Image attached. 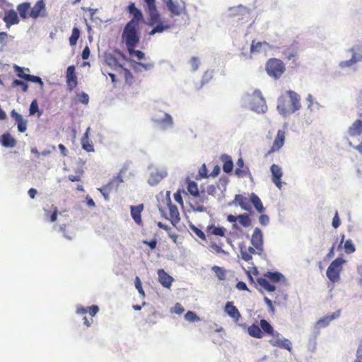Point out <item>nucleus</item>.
<instances>
[{
    "label": "nucleus",
    "mask_w": 362,
    "mask_h": 362,
    "mask_svg": "<svg viewBox=\"0 0 362 362\" xmlns=\"http://www.w3.org/2000/svg\"><path fill=\"white\" fill-rule=\"evenodd\" d=\"M300 99V97L296 92L286 90L285 94L278 98L276 109L279 113L284 117L294 113L301 107Z\"/></svg>",
    "instance_id": "obj_1"
},
{
    "label": "nucleus",
    "mask_w": 362,
    "mask_h": 362,
    "mask_svg": "<svg viewBox=\"0 0 362 362\" xmlns=\"http://www.w3.org/2000/svg\"><path fill=\"white\" fill-rule=\"evenodd\" d=\"M243 105L257 113H264L267 110L266 101L259 90H255L252 93L243 95Z\"/></svg>",
    "instance_id": "obj_2"
},
{
    "label": "nucleus",
    "mask_w": 362,
    "mask_h": 362,
    "mask_svg": "<svg viewBox=\"0 0 362 362\" xmlns=\"http://www.w3.org/2000/svg\"><path fill=\"white\" fill-rule=\"evenodd\" d=\"M141 39L140 26L127 23L122 33V41L126 48H136Z\"/></svg>",
    "instance_id": "obj_3"
},
{
    "label": "nucleus",
    "mask_w": 362,
    "mask_h": 362,
    "mask_svg": "<svg viewBox=\"0 0 362 362\" xmlns=\"http://www.w3.org/2000/svg\"><path fill=\"white\" fill-rule=\"evenodd\" d=\"M346 263V260L342 257H337L330 263L326 271V276L332 283L334 284L340 280V274Z\"/></svg>",
    "instance_id": "obj_4"
},
{
    "label": "nucleus",
    "mask_w": 362,
    "mask_h": 362,
    "mask_svg": "<svg viewBox=\"0 0 362 362\" xmlns=\"http://www.w3.org/2000/svg\"><path fill=\"white\" fill-rule=\"evenodd\" d=\"M265 69L269 76L279 79L284 73L286 68L281 59L271 58L267 62Z\"/></svg>",
    "instance_id": "obj_5"
},
{
    "label": "nucleus",
    "mask_w": 362,
    "mask_h": 362,
    "mask_svg": "<svg viewBox=\"0 0 362 362\" xmlns=\"http://www.w3.org/2000/svg\"><path fill=\"white\" fill-rule=\"evenodd\" d=\"M154 126L162 131H166L173 128L174 122L172 116L168 113H164L162 117L154 116L151 118Z\"/></svg>",
    "instance_id": "obj_6"
},
{
    "label": "nucleus",
    "mask_w": 362,
    "mask_h": 362,
    "mask_svg": "<svg viewBox=\"0 0 362 362\" xmlns=\"http://www.w3.org/2000/svg\"><path fill=\"white\" fill-rule=\"evenodd\" d=\"M127 10L132 17V19L127 22V23H132V25L140 26V23L144 21V15L141 11L138 8L135 4L133 2H131L128 5Z\"/></svg>",
    "instance_id": "obj_7"
},
{
    "label": "nucleus",
    "mask_w": 362,
    "mask_h": 362,
    "mask_svg": "<svg viewBox=\"0 0 362 362\" xmlns=\"http://www.w3.org/2000/svg\"><path fill=\"white\" fill-rule=\"evenodd\" d=\"M340 313H341V310H338L334 312L332 314L325 316V317L320 318V320H318L316 322L315 327H314V332L315 333V338H316V337L319 334L320 329L321 328H325V327H327L329 325L330 322H332V320H334L339 317Z\"/></svg>",
    "instance_id": "obj_8"
},
{
    "label": "nucleus",
    "mask_w": 362,
    "mask_h": 362,
    "mask_svg": "<svg viewBox=\"0 0 362 362\" xmlns=\"http://www.w3.org/2000/svg\"><path fill=\"white\" fill-rule=\"evenodd\" d=\"M147 24L149 26H153V28L149 32L150 35H153L156 33H162L165 30H167L170 28V25H164L160 19V15L158 13V20H156L155 21H152L151 16H149V18H148V23Z\"/></svg>",
    "instance_id": "obj_9"
},
{
    "label": "nucleus",
    "mask_w": 362,
    "mask_h": 362,
    "mask_svg": "<svg viewBox=\"0 0 362 362\" xmlns=\"http://www.w3.org/2000/svg\"><path fill=\"white\" fill-rule=\"evenodd\" d=\"M132 164V163L129 160H127L124 163L117 175L115 176V182L119 185L124 180L129 179L130 177L133 175L132 172L130 170Z\"/></svg>",
    "instance_id": "obj_10"
},
{
    "label": "nucleus",
    "mask_w": 362,
    "mask_h": 362,
    "mask_svg": "<svg viewBox=\"0 0 362 362\" xmlns=\"http://www.w3.org/2000/svg\"><path fill=\"white\" fill-rule=\"evenodd\" d=\"M250 243L252 246L255 247V248L259 252H263L264 247V238H263V233L262 230L256 227L254 229L253 233L251 237Z\"/></svg>",
    "instance_id": "obj_11"
},
{
    "label": "nucleus",
    "mask_w": 362,
    "mask_h": 362,
    "mask_svg": "<svg viewBox=\"0 0 362 362\" xmlns=\"http://www.w3.org/2000/svg\"><path fill=\"white\" fill-rule=\"evenodd\" d=\"M129 64V66L135 71V72H141L143 70L144 71H150L154 68L155 64L153 62H150L148 63H143L141 62H136L132 59H129L127 60Z\"/></svg>",
    "instance_id": "obj_12"
},
{
    "label": "nucleus",
    "mask_w": 362,
    "mask_h": 362,
    "mask_svg": "<svg viewBox=\"0 0 362 362\" xmlns=\"http://www.w3.org/2000/svg\"><path fill=\"white\" fill-rule=\"evenodd\" d=\"M270 171L273 183L279 189H281L282 186L281 177L283 176L282 168L279 165L272 164L270 167Z\"/></svg>",
    "instance_id": "obj_13"
},
{
    "label": "nucleus",
    "mask_w": 362,
    "mask_h": 362,
    "mask_svg": "<svg viewBox=\"0 0 362 362\" xmlns=\"http://www.w3.org/2000/svg\"><path fill=\"white\" fill-rule=\"evenodd\" d=\"M66 84L67 89L69 91H72L78 84L77 77L75 73L74 66H69L66 70Z\"/></svg>",
    "instance_id": "obj_14"
},
{
    "label": "nucleus",
    "mask_w": 362,
    "mask_h": 362,
    "mask_svg": "<svg viewBox=\"0 0 362 362\" xmlns=\"http://www.w3.org/2000/svg\"><path fill=\"white\" fill-rule=\"evenodd\" d=\"M168 175V172L165 169L156 170V172H151L148 180V183L151 186H155L158 184L164 177Z\"/></svg>",
    "instance_id": "obj_15"
},
{
    "label": "nucleus",
    "mask_w": 362,
    "mask_h": 362,
    "mask_svg": "<svg viewBox=\"0 0 362 362\" xmlns=\"http://www.w3.org/2000/svg\"><path fill=\"white\" fill-rule=\"evenodd\" d=\"M224 312L227 313V315L233 318L235 322H238L241 315L238 310V309L234 305L233 301H227L224 306Z\"/></svg>",
    "instance_id": "obj_16"
},
{
    "label": "nucleus",
    "mask_w": 362,
    "mask_h": 362,
    "mask_svg": "<svg viewBox=\"0 0 362 362\" xmlns=\"http://www.w3.org/2000/svg\"><path fill=\"white\" fill-rule=\"evenodd\" d=\"M144 204H140L136 206H130V214L132 219L138 226H141L142 219H141V212L144 210Z\"/></svg>",
    "instance_id": "obj_17"
},
{
    "label": "nucleus",
    "mask_w": 362,
    "mask_h": 362,
    "mask_svg": "<svg viewBox=\"0 0 362 362\" xmlns=\"http://www.w3.org/2000/svg\"><path fill=\"white\" fill-rule=\"evenodd\" d=\"M3 21L6 23L7 28H9L11 25L18 24L19 23L18 14L13 9L6 11L5 12Z\"/></svg>",
    "instance_id": "obj_18"
},
{
    "label": "nucleus",
    "mask_w": 362,
    "mask_h": 362,
    "mask_svg": "<svg viewBox=\"0 0 362 362\" xmlns=\"http://www.w3.org/2000/svg\"><path fill=\"white\" fill-rule=\"evenodd\" d=\"M45 13V4L43 0H38L33 8H30V16L37 18Z\"/></svg>",
    "instance_id": "obj_19"
},
{
    "label": "nucleus",
    "mask_w": 362,
    "mask_h": 362,
    "mask_svg": "<svg viewBox=\"0 0 362 362\" xmlns=\"http://www.w3.org/2000/svg\"><path fill=\"white\" fill-rule=\"evenodd\" d=\"M251 10L247 7L239 4L235 6H231L228 8V16L234 18L238 16H244L250 13Z\"/></svg>",
    "instance_id": "obj_20"
},
{
    "label": "nucleus",
    "mask_w": 362,
    "mask_h": 362,
    "mask_svg": "<svg viewBox=\"0 0 362 362\" xmlns=\"http://www.w3.org/2000/svg\"><path fill=\"white\" fill-rule=\"evenodd\" d=\"M144 8L149 16H151L152 21L158 20V11L156 5V0H144Z\"/></svg>",
    "instance_id": "obj_21"
},
{
    "label": "nucleus",
    "mask_w": 362,
    "mask_h": 362,
    "mask_svg": "<svg viewBox=\"0 0 362 362\" xmlns=\"http://www.w3.org/2000/svg\"><path fill=\"white\" fill-rule=\"evenodd\" d=\"M232 204L238 205L242 209L247 211L252 210V207L248 203L247 197L242 194H235L234 200L228 204L229 206H232Z\"/></svg>",
    "instance_id": "obj_22"
},
{
    "label": "nucleus",
    "mask_w": 362,
    "mask_h": 362,
    "mask_svg": "<svg viewBox=\"0 0 362 362\" xmlns=\"http://www.w3.org/2000/svg\"><path fill=\"white\" fill-rule=\"evenodd\" d=\"M285 141V132L282 130L277 132L276 136L273 142L271 149L268 151V154L279 151L284 145Z\"/></svg>",
    "instance_id": "obj_23"
},
{
    "label": "nucleus",
    "mask_w": 362,
    "mask_h": 362,
    "mask_svg": "<svg viewBox=\"0 0 362 362\" xmlns=\"http://www.w3.org/2000/svg\"><path fill=\"white\" fill-rule=\"evenodd\" d=\"M259 325L262 331L263 332V335H271L274 338H275L276 337H279V336L281 335L278 332L274 331L272 325L265 319L260 320Z\"/></svg>",
    "instance_id": "obj_24"
},
{
    "label": "nucleus",
    "mask_w": 362,
    "mask_h": 362,
    "mask_svg": "<svg viewBox=\"0 0 362 362\" xmlns=\"http://www.w3.org/2000/svg\"><path fill=\"white\" fill-rule=\"evenodd\" d=\"M158 275L160 284L166 288H170L171 287L172 282L174 281L173 278L165 272L163 269L158 270Z\"/></svg>",
    "instance_id": "obj_25"
},
{
    "label": "nucleus",
    "mask_w": 362,
    "mask_h": 362,
    "mask_svg": "<svg viewBox=\"0 0 362 362\" xmlns=\"http://www.w3.org/2000/svg\"><path fill=\"white\" fill-rule=\"evenodd\" d=\"M167 195L168 196V209L171 217V223L173 226H175L180 220V214L177 206L173 204L171 202L170 198L169 197L170 192H167Z\"/></svg>",
    "instance_id": "obj_26"
},
{
    "label": "nucleus",
    "mask_w": 362,
    "mask_h": 362,
    "mask_svg": "<svg viewBox=\"0 0 362 362\" xmlns=\"http://www.w3.org/2000/svg\"><path fill=\"white\" fill-rule=\"evenodd\" d=\"M280 337L281 335L279 336V337H273V339L269 341V343L274 346L284 348L288 350V351H291L292 350L291 341L287 339H285L284 337L281 338Z\"/></svg>",
    "instance_id": "obj_27"
},
{
    "label": "nucleus",
    "mask_w": 362,
    "mask_h": 362,
    "mask_svg": "<svg viewBox=\"0 0 362 362\" xmlns=\"http://www.w3.org/2000/svg\"><path fill=\"white\" fill-rule=\"evenodd\" d=\"M273 49V47L271 46L269 43L267 42H255L252 41L251 47H250V52L255 53V52H267L269 49Z\"/></svg>",
    "instance_id": "obj_28"
},
{
    "label": "nucleus",
    "mask_w": 362,
    "mask_h": 362,
    "mask_svg": "<svg viewBox=\"0 0 362 362\" xmlns=\"http://www.w3.org/2000/svg\"><path fill=\"white\" fill-rule=\"evenodd\" d=\"M11 116L17 123L18 131L20 132H25L27 129V122L23 119L22 115L18 113L15 110H13L11 112Z\"/></svg>",
    "instance_id": "obj_29"
},
{
    "label": "nucleus",
    "mask_w": 362,
    "mask_h": 362,
    "mask_svg": "<svg viewBox=\"0 0 362 362\" xmlns=\"http://www.w3.org/2000/svg\"><path fill=\"white\" fill-rule=\"evenodd\" d=\"M99 311V308L98 305H91L84 307L82 305H77L76 307V313L78 315H85L88 313L91 317L95 316L98 312Z\"/></svg>",
    "instance_id": "obj_30"
},
{
    "label": "nucleus",
    "mask_w": 362,
    "mask_h": 362,
    "mask_svg": "<svg viewBox=\"0 0 362 362\" xmlns=\"http://www.w3.org/2000/svg\"><path fill=\"white\" fill-rule=\"evenodd\" d=\"M264 276L273 283L285 282V276L279 272L268 271L264 274Z\"/></svg>",
    "instance_id": "obj_31"
},
{
    "label": "nucleus",
    "mask_w": 362,
    "mask_h": 362,
    "mask_svg": "<svg viewBox=\"0 0 362 362\" xmlns=\"http://www.w3.org/2000/svg\"><path fill=\"white\" fill-rule=\"evenodd\" d=\"M221 160L223 162V170L226 173H230L233 170V161L231 157L227 154H222Z\"/></svg>",
    "instance_id": "obj_32"
},
{
    "label": "nucleus",
    "mask_w": 362,
    "mask_h": 362,
    "mask_svg": "<svg viewBox=\"0 0 362 362\" xmlns=\"http://www.w3.org/2000/svg\"><path fill=\"white\" fill-rule=\"evenodd\" d=\"M90 127H88L83 137L81 138L82 148L87 152H92L94 151L92 141L89 139Z\"/></svg>",
    "instance_id": "obj_33"
},
{
    "label": "nucleus",
    "mask_w": 362,
    "mask_h": 362,
    "mask_svg": "<svg viewBox=\"0 0 362 362\" xmlns=\"http://www.w3.org/2000/svg\"><path fill=\"white\" fill-rule=\"evenodd\" d=\"M348 134L351 136H356L362 134V120L356 119L348 129Z\"/></svg>",
    "instance_id": "obj_34"
},
{
    "label": "nucleus",
    "mask_w": 362,
    "mask_h": 362,
    "mask_svg": "<svg viewBox=\"0 0 362 362\" xmlns=\"http://www.w3.org/2000/svg\"><path fill=\"white\" fill-rule=\"evenodd\" d=\"M250 201L259 213H263L265 210L263 204L259 197L255 193H252L250 196Z\"/></svg>",
    "instance_id": "obj_35"
},
{
    "label": "nucleus",
    "mask_w": 362,
    "mask_h": 362,
    "mask_svg": "<svg viewBox=\"0 0 362 362\" xmlns=\"http://www.w3.org/2000/svg\"><path fill=\"white\" fill-rule=\"evenodd\" d=\"M17 11L19 13L20 16L23 18L26 19L30 16V4L28 2H24L21 4H19L17 6Z\"/></svg>",
    "instance_id": "obj_36"
},
{
    "label": "nucleus",
    "mask_w": 362,
    "mask_h": 362,
    "mask_svg": "<svg viewBox=\"0 0 362 362\" xmlns=\"http://www.w3.org/2000/svg\"><path fill=\"white\" fill-rule=\"evenodd\" d=\"M0 142L4 147H14L16 144V139L9 134H4L0 136Z\"/></svg>",
    "instance_id": "obj_37"
},
{
    "label": "nucleus",
    "mask_w": 362,
    "mask_h": 362,
    "mask_svg": "<svg viewBox=\"0 0 362 362\" xmlns=\"http://www.w3.org/2000/svg\"><path fill=\"white\" fill-rule=\"evenodd\" d=\"M117 66L122 69L125 83L129 85L132 84L134 82V76L131 71L127 68H124L122 66L119 64L117 60L115 58V70L116 69Z\"/></svg>",
    "instance_id": "obj_38"
},
{
    "label": "nucleus",
    "mask_w": 362,
    "mask_h": 362,
    "mask_svg": "<svg viewBox=\"0 0 362 362\" xmlns=\"http://www.w3.org/2000/svg\"><path fill=\"white\" fill-rule=\"evenodd\" d=\"M247 332L250 336L257 339H261L263 337V332L259 327V325L252 324L247 328Z\"/></svg>",
    "instance_id": "obj_39"
},
{
    "label": "nucleus",
    "mask_w": 362,
    "mask_h": 362,
    "mask_svg": "<svg viewBox=\"0 0 362 362\" xmlns=\"http://www.w3.org/2000/svg\"><path fill=\"white\" fill-rule=\"evenodd\" d=\"M269 281H270L267 279L265 276L264 278L260 277L257 279V282L260 286H262L269 292H273L276 291V287L274 284H271Z\"/></svg>",
    "instance_id": "obj_40"
},
{
    "label": "nucleus",
    "mask_w": 362,
    "mask_h": 362,
    "mask_svg": "<svg viewBox=\"0 0 362 362\" xmlns=\"http://www.w3.org/2000/svg\"><path fill=\"white\" fill-rule=\"evenodd\" d=\"M207 230L212 235L224 237L226 235V228L223 226H216L214 224L209 225L207 227Z\"/></svg>",
    "instance_id": "obj_41"
},
{
    "label": "nucleus",
    "mask_w": 362,
    "mask_h": 362,
    "mask_svg": "<svg viewBox=\"0 0 362 362\" xmlns=\"http://www.w3.org/2000/svg\"><path fill=\"white\" fill-rule=\"evenodd\" d=\"M349 51L352 53L351 57L356 62L362 61V45H355Z\"/></svg>",
    "instance_id": "obj_42"
},
{
    "label": "nucleus",
    "mask_w": 362,
    "mask_h": 362,
    "mask_svg": "<svg viewBox=\"0 0 362 362\" xmlns=\"http://www.w3.org/2000/svg\"><path fill=\"white\" fill-rule=\"evenodd\" d=\"M166 6L169 11L173 15V16H180L181 15V11L178 7V5L174 2L173 0H167L165 2Z\"/></svg>",
    "instance_id": "obj_43"
},
{
    "label": "nucleus",
    "mask_w": 362,
    "mask_h": 362,
    "mask_svg": "<svg viewBox=\"0 0 362 362\" xmlns=\"http://www.w3.org/2000/svg\"><path fill=\"white\" fill-rule=\"evenodd\" d=\"M187 191L193 197H199V191L198 189L197 183L195 181L187 180Z\"/></svg>",
    "instance_id": "obj_44"
},
{
    "label": "nucleus",
    "mask_w": 362,
    "mask_h": 362,
    "mask_svg": "<svg viewBox=\"0 0 362 362\" xmlns=\"http://www.w3.org/2000/svg\"><path fill=\"white\" fill-rule=\"evenodd\" d=\"M211 270L216 274V276L219 281H224L226 279L227 271L223 267L214 265L211 267Z\"/></svg>",
    "instance_id": "obj_45"
},
{
    "label": "nucleus",
    "mask_w": 362,
    "mask_h": 362,
    "mask_svg": "<svg viewBox=\"0 0 362 362\" xmlns=\"http://www.w3.org/2000/svg\"><path fill=\"white\" fill-rule=\"evenodd\" d=\"M238 220L241 226L247 228L251 223L252 221L248 214L244 213L238 216Z\"/></svg>",
    "instance_id": "obj_46"
},
{
    "label": "nucleus",
    "mask_w": 362,
    "mask_h": 362,
    "mask_svg": "<svg viewBox=\"0 0 362 362\" xmlns=\"http://www.w3.org/2000/svg\"><path fill=\"white\" fill-rule=\"evenodd\" d=\"M130 57L136 58L138 60H141L145 59V53L141 50L135 49V48H128L127 49Z\"/></svg>",
    "instance_id": "obj_47"
},
{
    "label": "nucleus",
    "mask_w": 362,
    "mask_h": 362,
    "mask_svg": "<svg viewBox=\"0 0 362 362\" xmlns=\"http://www.w3.org/2000/svg\"><path fill=\"white\" fill-rule=\"evenodd\" d=\"M103 57V64L110 67H112L113 65V52L110 49L105 52Z\"/></svg>",
    "instance_id": "obj_48"
},
{
    "label": "nucleus",
    "mask_w": 362,
    "mask_h": 362,
    "mask_svg": "<svg viewBox=\"0 0 362 362\" xmlns=\"http://www.w3.org/2000/svg\"><path fill=\"white\" fill-rule=\"evenodd\" d=\"M80 33H81V32L78 28L74 27L72 29L71 35L69 37V44L71 46H74L76 45L77 41L80 37Z\"/></svg>",
    "instance_id": "obj_49"
},
{
    "label": "nucleus",
    "mask_w": 362,
    "mask_h": 362,
    "mask_svg": "<svg viewBox=\"0 0 362 362\" xmlns=\"http://www.w3.org/2000/svg\"><path fill=\"white\" fill-rule=\"evenodd\" d=\"M214 73L213 71H206L202 76V79L201 81L200 86L197 87V89H200L203 87L204 85L208 83L213 78Z\"/></svg>",
    "instance_id": "obj_50"
},
{
    "label": "nucleus",
    "mask_w": 362,
    "mask_h": 362,
    "mask_svg": "<svg viewBox=\"0 0 362 362\" xmlns=\"http://www.w3.org/2000/svg\"><path fill=\"white\" fill-rule=\"evenodd\" d=\"M19 78H23L25 79V81H31V82H34V83H38L40 84L41 87L43 86L44 83L41 79L40 77L39 76H33V75H21L19 74Z\"/></svg>",
    "instance_id": "obj_51"
},
{
    "label": "nucleus",
    "mask_w": 362,
    "mask_h": 362,
    "mask_svg": "<svg viewBox=\"0 0 362 362\" xmlns=\"http://www.w3.org/2000/svg\"><path fill=\"white\" fill-rule=\"evenodd\" d=\"M297 51L293 47L286 48L283 51V54L288 60H292L296 55Z\"/></svg>",
    "instance_id": "obj_52"
},
{
    "label": "nucleus",
    "mask_w": 362,
    "mask_h": 362,
    "mask_svg": "<svg viewBox=\"0 0 362 362\" xmlns=\"http://www.w3.org/2000/svg\"><path fill=\"white\" fill-rule=\"evenodd\" d=\"M344 248L346 254H351L356 251V247L351 239L345 241Z\"/></svg>",
    "instance_id": "obj_53"
},
{
    "label": "nucleus",
    "mask_w": 362,
    "mask_h": 362,
    "mask_svg": "<svg viewBox=\"0 0 362 362\" xmlns=\"http://www.w3.org/2000/svg\"><path fill=\"white\" fill-rule=\"evenodd\" d=\"M190 230L194 232L199 238L202 240H206L205 233L193 223H190L189 225Z\"/></svg>",
    "instance_id": "obj_54"
},
{
    "label": "nucleus",
    "mask_w": 362,
    "mask_h": 362,
    "mask_svg": "<svg viewBox=\"0 0 362 362\" xmlns=\"http://www.w3.org/2000/svg\"><path fill=\"white\" fill-rule=\"evenodd\" d=\"M37 112H39V116L41 115L42 112H39V108H38V104H37V101L36 99H34L32 102H31V104L30 105V108H29V114L30 115H34L35 114H36Z\"/></svg>",
    "instance_id": "obj_55"
},
{
    "label": "nucleus",
    "mask_w": 362,
    "mask_h": 362,
    "mask_svg": "<svg viewBox=\"0 0 362 362\" xmlns=\"http://www.w3.org/2000/svg\"><path fill=\"white\" fill-rule=\"evenodd\" d=\"M185 319L190 322H194L199 320L198 315L193 311H187L185 314Z\"/></svg>",
    "instance_id": "obj_56"
},
{
    "label": "nucleus",
    "mask_w": 362,
    "mask_h": 362,
    "mask_svg": "<svg viewBox=\"0 0 362 362\" xmlns=\"http://www.w3.org/2000/svg\"><path fill=\"white\" fill-rule=\"evenodd\" d=\"M100 191L102 193L103 196L104 197L105 199L109 200L110 195L112 192V188H111L110 184L109 183L107 185L103 186V187H101L100 189Z\"/></svg>",
    "instance_id": "obj_57"
},
{
    "label": "nucleus",
    "mask_w": 362,
    "mask_h": 362,
    "mask_svg": "<svg viewBox=\"0 0 362 362\" xmlns=\"http://www.w3.org/2000/svg\"><path fill=\"white\" fill-rule=\"evenodd\" d=\"M11 86L13 88L16 87V86H21L22 88V90L23 92H27L28 89V86L27 83H25V82H23L22 81L18 80V79H15L13 81V82L11 83Z\"/></svg>",
    "instance_id": "obj_58"
},
{
    "label": "nucleus",
    "mask_w": 362,
    "mask_h": 362,
    "mask_svg": "<svg viewBox=\"0 0 362 362\" xmlns=\"http://www.w3.org/2000/svg\"><path fill=\"white\" fill-rule=\"evenodd\" d=\"M218 184L217 185V187L223 192L226 190V186L228 183V179L226 177H221L219 179Z\"/></svg>",
    "instance_id": "obj_59"
},
{
    "label": "nucleus",
    "mask_w": 362,
    "mask_h": 362,
    "mask_svg": "<svg viewBox=\"0 0 362 362\" xmlns=\"http://www.w3.org/2000/svg\"><path fill=\"white\" fill-rule=\"evenodd\" d=\"M135 288L137 289L142 298L145 297V293L142 287L141 281L139 277L136 276L134 281Z\"/></svg>",
    "instance_id": "obj_60"
},
{
    "label": "nucleus",
    "mask_w": 362,
    "mask_h": 362,
    "mask_svg": "<svg viewBox=\"0 0 362 362\" xmlns=\"http://www.w3.org/2000/svg\"><path fill=\"white\" fill-rule=\"evenodd\" d=\"M45 211L46 213V216H49V220L51 222H54L57 221L58 213L57 207H53V211L52 212V214H50V211L49 210L45 209Z\"/></svg>",
    "instance_id": "obj_61"
},
{
    "label": "nucleus",
    "mask_w": 362,
    "mask_h": 362,
    "mask_svg": "<svg viewBox=\"0 0 362 362\" xmlns=\"http://www.w3.org/2000/svg\"><path fill=\"white\" fill-rule=\"evenodd\" d=\"M356 63L357 62L351 57L349 60L340 62L339 66L341 69H345L346 67H351L354 64Z\"/></svg>",
    "instance_id": "obj_62"
},
{
    "label": "nucleus",
    "mask_w": 362,
    "mask_h": 362,
    "mask_svg": "<svg viewBox=\"0 0 362 362\" xmlns=\"http://www.w3.org/2000/svg\"><path fill=\"white\" fill-rule=\"evenodd\" d=\"M189 63L191 64L192 66V71L193 72H195L199 66V64H200V62H199V59L198 57H192L191 59H190V61H189Z\"/></svg>",
    "instance_id": "obj_63"
},
{
    "label": "nucleus",
    "mask_w": 362,
    "mask_h": 362,
    "mask_svg": "<svg viewBox=\"0 0 362 362\" xmlns=\"http://www.w3.org/2000/svg\"><path fill=\"white\" fill-rule=\"evenodd\" d=\"M199 176L200 177V178H207L209 176H210L208 174V169L206 168V164L204 163L199 168Z\"/></svg>",
    "instance_id": "obj_64"
}]
</instances>
